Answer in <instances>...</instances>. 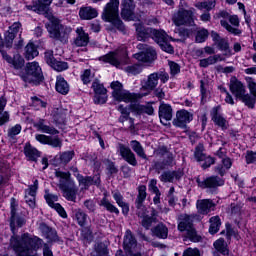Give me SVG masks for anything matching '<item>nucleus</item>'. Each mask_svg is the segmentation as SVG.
<instances>
[{
  "label": "nucleus",
  "instance_id": "nucleus-1",
  "mask_svg": "<svg viewBox=\"0 0 256 256\" xmlns=\"http://www.w3.org/2000/svg\"><path fill=\"white\" fill-rule=\"evenodd\" d=\"M55 177L59 180L58 187L63 192V197L67 199V201H72L75 203L77 201V192L79 189L75 185V183L70 182L71 173L63 172L61 170L55 171Z\"/></svg>",
  "mask_w": 256,
  "mask_h": 256
},
{
  "label": "nucleus",
  "instance_id": "nucleus-2",
  "mask_svg": "<svg viewBox=\"0 0 256 256\" xmlns=\"http://www.w3.org/2000/svg\"><path fill=\"white\" fill-rule=\"evenodd\" d=\"M102 19L106 23H111L118 31L125 33V24L119 18V0H110L106 4L102 13Z\"/></svg>",
  "mask_w": 256,
  "mask_h": 256
},
{
  "label": "nucleus",
  "instance_id": "nucleus-3",
  "mask_svg": "<svg viewBox=\"0 0 256 256\" xmlns=\"http://www.w3.org/2000/svg\"><path fill=\"white\" fill-rule=\"evenodd\" d=\"M112 96L115 101H119V103H137L138 99L143 97V94H135L129 92V90L123 89V84L119 81H114L111 83Z\"/></svg>",
  "mask_w": 256,
  "mask_h": 256
},
{
  "label": "nucleus",
  "instance_id": "nucleus-4",
  "mask_svg": "<svg viewBox=\"0 0 256 256\" xmlns=\"http://www.w3.org/2000/svg\"><path fill=\"white\" fill-rule=\"evenodd\" d=\"M46 29L52 39H57L62 43H67V37L71 33V28L61 25L55 17L50 18L49 23L46 24Z\"/></svg>",
  "mask_w": 256,
  "mask_h": 256
},
{
  "label": "nucleus",
  "instance_id": "nucleus-5",
  "mask_svg": "<svg viewBox=\"0 0 256 256\" xmlns=\"http://www.w3.org/2000/svg\"><path fill=\"white\" fill-rule=\"evenodd\" d=\"M229 87L232 95L239 99V101H242L244 105L253 106V98H251V94L247 93V88L243 82L239 81L236 77L231 78Z\"/></svg>",
  "mask_w": 256,
  "mask_h": 256
},
{
  "label": "nucleus",
  "instance_id": "nucleus-6",
  "mask_svg": "<svg viewBox=\"0 0 256 256\" xmlns=\"http://www.w3.org/2000/svg\"><path fill=\"white\" fill-rule=\"evenodd\" d=\"M178 229L180 231H186V239H189L193 243H199L201 236L197 235V231L193 228V216L188 214H181L179 216Z\"/></svg>",
  "mask_w": 256,
  "mask_h": 256
},
{
  "label": "nucleus",
  "instance_id": "nucleus-7",
  "mask_svg": "<svg viewBox=\"0 0 256 256\" xmlns=\"http://www.w3.org/2000/svg\"><path fill=\"white\" fill-rule=\"evenodd\" d=\"M25 83L37 85L43 81V71L38 62H30L26 65L25 73L21 76Z\"/></svg>",
  "mask_w": 256,
  "mask_h": 256
},
{
  "label": "nucleus",
  "instance_id": "nucleus-8",
  "mask_svg": "<svg viewBox=\"0 0 256 256\" xmlns=\"http://www.w3.org/2000/svg\"><path fill=\"white\" fill-rule=\"evenodd\" d=\"M195 9H185L180 7L176 13L172 16V21L176 27H181V25H193L195 23Z\"/></svg>",
  "mask_w": 256,
  "mask_h": 256
},
{
  "label": "nucleus",
  "instance_id": "nucleus-9",
  "mask_svg": "<svg viewBox=\"0 0 256 256\" xmlns=\"http://www.w3.org/2000/svg\"><path fill=\"white\" fill-rule=\"evenodd\" d=\"M10 209H11V217H10V229L12 233L15 235L17 233V229L23 227L25 225V217L19 215L17 212L18 204L15 198H11L10 202Z\"/></svg>",
  "mask_w": 256,
  "mask_h": 256
},
{
  "label": "nucleus",
  "instance_id": "nucleus-10",
  "mask_svg": "<svg viewBox=\"0 0 256 256\" xmlns=\"http://www.w3.org/2000/svg\"><path fill=\"white\" fill-rule=\"evenodd\" d=\"M137 49L141 52L134 54V58L142 63H151L157 59V52L155 49L147 44H138Z\"/></svg>",
  "mask_w": 256,
  "mask_h": 256
},
{
  "label": "nucleus",
  "instance_id": "nucleus-11",
  "mask_svg": "<svg viewBox=\"0 0 256 256\" xmlns=\"http://www.w3.org/2000/svg\"><path fill=\"white\" fill-rule=\"evenodd\" d=\"M125 57H127V48L122 46L120 50H115L101 56L99 61H102V63H109L114 67H119V65H121V59H124Z\"/></svg>",
  "mask_w": 256,
  "mask_h": 256
},
{
  "label": "nucleus",
  "instance_id": "nucleus-12",
  "mask_svg": "<svg viewBox=\"0 0 256 256\" xmlns=\"http://www.w3.org/2000/svg\"><path fill=\"white\" fill-rule=\"evenodd\" d=\"M230 23V24H229ZM241 21L239 20V16L237 15H230L227 20H220V25L223 27L228 33L231 35L239 36L241 35V30L239 29V25Z\"/></svg>",
  "mask_w": 256,
  "mask_h": 256
},
{
  "label": "nucleus",
  "instance_id": "nucleus-13",
  "mask_svg": "<svg viewBox=\"0 0 256 256\" xmlns=\"http://www.w3.org/2000/svg\"><path fill=\"white\" fill-rule=\"evenodd\" d=\"M191 121H193V113L185 109H182L176 112V117L174 118L172 123L174 127L185 129V127H187V125H189Z\"/></svg>",
  "mask_w": 256,
  "mask_h": 256
},
{
  "label": "nucleus",
  "instance_id": "nucleus-14",
  "mask_svg": "<svg viewBox=\"0 0 256 256\" xmlns=\"http://www.w3.org/2000/svg\"><path fill=\"white\" fill-rule=\"evenodd\" d=\"M121 17L124 21H135V2L133 0H122Z\"/></svg>",
  "mask_w": 256,
  "mask_h": 256
},
{
  "label": "nucleus",
  "instance_id": "nucleus-15",
  "mask_svg": "<svg viewBox=\"0 0 256 256\" xmlns=\"http://www.w3.org/2000/svg\"><path fill=\"white\" fill-rule=\"evenodd\" d=\"M92 89L95 93L94 103H96V105L107 103V89L99 80L96 79L93 81Z\"/></svg>",
  "mask_w": 256,
  "mask_h": 256
},
{
  "label": "nucleus",
  "instance_id": "nucleus-16",
  "mask_svg": "<svg viewBox=\"0 0 256 256\" xmlns=\"http://www.w3.org/2000/svg\"><path fill=\"white\" fill-rule=\"evenodd\" d=\"M196 183L201 189H215V187H222V185H225V181L217 176H210L203 181L197 178Z\"/></svg>",
  "mask_w": 256,
  "mask_h": 256
},
{
  "label": "nucleus",
  "instance_id": "nucleus-17",
  "mask_svg": "<svg viewBox=\"0 0 256 256\" xmlns=\"http://www.w3.org/2000/svg\"><path fill=\"white\" fill-rule=\"evenodd\" d=\"M39 189V180H34L33 185H30L28 189L24 191L25 196V202L31 209H34L35 207V199L37 197V190Z\"/></svg>",
  "mask_w": 256,
  "mask_h": 256
},
{
  "label": "nucleus",
  "instance_id": "nucleus-18",
  "mask_svg": "<svg viewBox=\"0 0 256 256\" xmlns=\"http://www.w3.org/2000/svg\"><path fill=\"white\" fill-rule=\"evenodd\" d=\"M53 3V0H37L33 5H26L27 11H34L38 15H44L47 13L49 6Z\"/></svg>",
  "mask_w": 256,
  "mask_h": 256
},
{
  "label": "nucleus",
  "instance_id": "nucleus-19",
  "mask_svg": "<svg viewBox=\"0 0 256 256\" xmlns=\"http://www.w3.org/2000/svg\"><path fill=\"white\" fill-rule=\"evenodd\" d=\"M118 151L126 163H129L132 167H137V158L135 157V153L131 151V148L123 144H119Z\"/></svg>",
  "mask_w": 256,
  "mask_h": 256
},
{
  "label": "nucleus",
  "instance_id": "nucleus-20",
  "mask_svg": "<svg viewBox=\"0 0 256 256\" xmlns=\"http://www.w3.org/2000/svg\"><path fill=\"white\" fill-rule=\"evenodd\" d=\"M219 111H221L220 106H216V107L212 108V110L210 112L211 119L215 123V125H217L218 127H221V129L225 130L228 127L227 119H225V117H223V115Z\"/></svg>",
  "mask_w": 256,
  "mask_h": 256
},
{
  "label": "nucleus",
  "instance_id": "nucleus-21",
  "mask_svg": "<svg viewBox=\"0 0 256 256\" xmlns=\"http://www.w3.org/2000/svg\"><path fill=\"white\" fill-rule=\"evenodd\" d=\"M34 127L37 129V131H40V133H46L47 135H59V130L52 125H49L45 119H39L34 124Z\"/></svg>",
  "mask_w": 256,
  "mask_h": 256
},
{
  "label": "nucleus",
  "instance_id": "nucleus-22",
  "mask_svg": "<svg viewBox=\"0 0 256 256\" xmlns=\"http://www.w3.org/2000/svg\"><path fill=\"white\" fill-rule=\"evenodd\" d=\"M21 29V23L15 22L10 27L9 30L5 33V43L7 47L13 45V41Z\"/></svg>",
  "mask_w": 256,
  "mask_h": 256
},
{
  "label": "nucleus",
  "instance_id": "nucleus-23",
  "mask_svg": "<svg viewBox=\"0 0 256 256\" xmlns=\"http://www.w3.org/2000/svg\"><path fill=\"white\" fill-rule=\"evenodd\" d=\"M124 249L128 253H133L137 249V240L135 239V236H133V233L131 230H127L124 235Z\"/></svg>",
  "mask_w": 256,
  "mask_h": 256
},
{
  "label": "nucleus",
  "instance_id": "nucleus-24",
  "mask_svg": "<svg viewBox=\"0 0 256 256\" xmlns=\"http://www.w3.org/2000/svg\"><path fill=\"white\" fill-rule=\"evenodd\" d=\"M137 215L142 218V227L146 229H150L155 222V210H152L151 216H149L145 208H141L138 210Z\"/></svg>",
  "mask_w": 256,
  "mask_h": 256
},
{
  "label": "nucleus",
  "instance_id": "nucleus-25",
  "mask_svg": "<svg viewBox=\"0 0 256 256\" xmlns=\"http://www.w3.org/2000/svg\"><path fill=\"white\" fill-rule=\"evenodd\" d=\"M196 207L201 215H209L215 209V203L209 199L198 200Z\"/></svg>",
  "mask_w": 256,
  "mask_h": 256
},
{
  "label": "nucleus",
  "instance_id": "nucleus-26",
  "mask_svg": "<svg viewBox=\"0 0 256 256\" xmlns=\"http://www.w3.org/2000/svg\"><path fill=\"white\" fill-rule=\"evenodd\" d=\"M3 59L7 61L10 65H13L14 69H21L25 65V59L19 54L14 55L13 58L7 53L1 51Z\"/></svg>",
  "mask_w": 256,
  "mask_h": 256
},
{
  "label": "nucleus",
  "instance_id": "nucleus-27",
  "mask_svg": "<svg viewBox=\"0 0 256 256\" xmlns=\"http://www.w3.org/2000/svg\"><path fill=\"white\" fill-rule=\"evenodd\" d=\"M76 38L74 40V45L76 47H87L89 44V34L83 30V27H78L76 29Z\"/></svg>",
  "mask_w": 256,
  "mask_h": 256
},
{
  "label": "nucleus",
  "instance_id": "nucleus-28",
  "mask_svg": "<svg viewBox=\"0 0 256 256\" xmlns=\"http://www.w3.org/2000/svg\"><path fill=\"white\" fill-rule=\"evenodd\" d=\"M98 15L99 12L97 11V9L91 6H84L81 7L79 10V17L84 21H90L91 19H95V17H98Z\"/></svg>",
  "mask_w": 256,
  "mask_h": 256
},
{
  "label": "nucleus",
  "instance_id": "nucleus-29",
  "mask_svg": "<svg viewBox=\"0 0 256 256\" xmlns=\"http://www.w3.org/2000/svg\"><path fill=\"white\" fill-rule=\"evenodd\" d=\"M138 41H145L153 35V28H146L143 24H135Z\"/></svg>",
  "mask_w": 256,
  "mask_h": 256
},
{
  "label": "nucleus",
  "instance_id": "nucleus-30",
  "mask_svg": "<svg viewBox=\"0 0 256 256\" xmlns=\"http://www.w3.org/2000/svg\"><path fill=\"white\" fill-rule=\"evenodd\" d=\"M159 117L160 120L163 121H171L173 119V108H171V105L161 103L159 106Z\"/></svg>",
  "mask_w": 256,
  "mask_h": 256
},
{
  "label": "nucleus",
  "instance_id": "nucleus-31",
  "mask_svg": "<svg viewBox=\"0 0 256 256\" xmlns=\"http://www.w3.org/2000/svg\"><path fill=\"white\" fill-rule=\"evenodd\" d=\"M245 81L247 83V87L250 91V96L251 99H253L252 106L251 105H246L249 109H255V103H256V82L253 77L246 76Z\"/></svg>",
  "mask_w": 256,
  "mask_h": 256
},
{
  "label": "nucleus",
  "instance_id": "nucleus-32",
  "mask_svg": "<svg viewBox=\"0 0 256 256\" xmlns=\"http://www.w3.org/2000/svg\"><path fill=\"white\" fill-rule=\"evenodd\" d=\"M157 85H159V73L155 72L150 74L148 78L144 80L143 87L147 89V91H153Z\"/></svg>",
  "mask_w": 256,
  "mask_h": 256
},
{
  "label": "nucleus",
  "instance_id": "nucleus-33",
  "mask_svg": "<svg viewBox=\"0 0 256 256\" xmlns=\"http://www.w3.org/2000/svg\"><path fill=\"white\" fill-rule=\"evenodd\" d=\"M76 179L79 182V185L83 186V189H87V187H91V185H99L100 181L99 178L96 180L91 178V176L84 177L81 174L76 175Z\"/></svg>",
  "mask_w": 256,
  "mask_h": 256
},
{
  "label": "nucleus",
  "instance_id": "nucleus-34",
  "mask_svg": "<svg viewBox=\"0 0 256 256\" xmlns=\"http://www.w3.org/2000/svg\"><path fill=\"white\" fill-rule=\"evenodd\" d=\"M152 235L158 237V239H167L169 235V228L163 223H159L154 228H152Z\"/></svg>",
  "mask_w": 256,
  "mask_h": 256
},
{
  "label": "nucleus",
  "instance_id": "nucleus-35",
  "mask_svg": "<svg viewBox=\"0 0 256 256\" xmlns=\"http://www.w3.org/2000/svg\"><path fill=\"white\" fill-rule=\"evenodd\" d=\"M73 219L80 227H85L87 225V219H89V216L83 210L76 209L73 211Z\"/></svg>",
  "mask_w": 256,
  "mask_h": 256
},
{
  "label": "nucleus",
  "instance_id": "nucleus-36",
  "mask_svg": "<svg viewBox=\"0 0 256 256\" xmlns=\"http://www.w3.org/2000/svg\"><path fill=\"white\" fill-rule=\"evenodd\" d=\"M152 39H154V41L158 44L161 45L166 41H171V37H169L167 35V33H165V31L163 30H152Z\"/></svg>",
  "mask_w": 256,
  "mask_h": 256
},
{
  "label": "nucleus",
  "instance_id": "nucleus-37",
  "mask_svg": "<svg viewBox=\"0 0 256 256\" xmlns=\"http://www.w3.org/2000/svg\"><path fill=\"white\" fill-rule=\"evenodd\" d=\"M56 91L61 95H67L69 93V83L65 81L62 76H57L56 78Z\"/></svg>",
  "mask_w": 256,
  "mask_h": 256
},
{
  "label": "nucleus",
  "instance_id": "nucleus-38",
  "mask_svg": "<svg viewBox=\"0 0 256 256\" xmlns=\"http://www.w3.org/2000/svg\"><path fill=\"white\" fill-rule=\"evenodd\" d=\"M213 246L217 253H221L223 256H231L229 255V248H227V242H225V239L220 238L216 240Z\"/></svg>",
  "mask_w": 256,
  "mask_h": 256
},
{
  "label": "nucleus",
  "instance_id": "nucleus-39",
  "mask_svg": "<svg viewBox=\"0 0 256 256\" xmlns=\"http://www.w3.org/2000/svg\"><path fill=\"white\" fill-rule=\"evenodd\" d=\"M39 55V50H37V46L33 44L32 42L28 43L25 47L24 57L28 61H31V59H35Z\"/></svg>",
  "mask_w": 256,
  "mask_h": 256
},
{
  "label": "nucleus",
  "instance_id": "nucleus-40",
  "mask_svg": "<svg viewBox=\"0 0 256 256\" xmlns=\"http://www.w3.org/2000/svg\"><path fill=\"white\" fill-rule=\"evenodd\" d=\"M130 147L138 157L147 159V154H145V149L143 148V145H141V142L132 140L130 141Z\"/></svg>",
  "mask_w": 256,
  "mask_h": 256
},
{
  "label": "nucleus",
  "instance_id": "nucleus-41",
  "mask_svg": "<svg viewBox=\"0 0 256 256\" xmlns=\"http://www.w3.org/2000/svg\"><path fill=\"white\" fill-rule=\"evenodd\" d=\"M147 199V187L145 185H141L138 188V196L136 199V206L137 209H144L143 207V201Z\"/></svg>",
  "mask_w": 256,
  "mask_h": 256
},
{
  "label": "nucleus",
  "instance_id": "nucleus-42",
  "mask_svg": "<svg viewBox=\"0 0 256 256\" xmlns=\"http://www.w3.org/2000/svg\"><path fill=\"white\" fill-rule=\"evenodd\" d=\"M134 113H137V115H143V113H146V115H153L155 113V109H153V106L151 105H134L133 107Z\"/></svg>",
  "mask_w": 256,
  "mask_h": 256
},
{
  "label": "nucleus",
  "instance_id": "nucleus-43",
  "mask_svg": "<svg viewBox=\"0 0 256 256\" xmlns=\"http://www.w3.org/2000/svg\"><path fill=\"white\" fill-rule=\"evenodd\" d=\"M24 154L30 161H37V158L39 157V151L36 148H33L31 144L25 145Z\"/></svg>",
  "mask_w": 256,
  "mask_h": 256
},
{
  "label": "nucleus",
  "instance_id": "nucleus-44",
  "mask_svg": "<svg viewBox=\"0 0 256 256\" xmlns=\"http://www.w3.org/2000/svg\"><path fill=\"white\" fill-rule=\"evenodd\" d=\"M160 181H162V183H173V181H175V179H179V176L177 175V172L175 171H164L160 177H159Z\"/></svg>",
  "mask_w": 256,
  "mask_h": 256
},
{
  "label": "nucleus",
  "instance_id": "nucleus-45",
  "mask_svg": "<svg viewBox=\"0 0 256 256\" xmlns=\"http://www.w3.org/2000/svg\"><path fill=\"white\" fill-rule=\"evenodd\" d=\"M219 227H221V219L219 216L210 218L209 233H211V235H215V233L219 232Z\"/></svg>",
  "mask_w": 256,
  "mask_h": 256
},
{
  "label": "nucleus",
  "instance_id": "nucleus-46",
  "mask_svg": "<svg viewBox=\"0 0 256 256\" xmlns=\"http://www.w3.org/2000/svg\"><path fill=\"white\" fill-rule=\"evenodd\" d=\"M217 5V2L215 0H206L204 2H199L196 4L197 9L203 10L205 9L206 11H211L215 9V6Z\"/></svg>",
  "mask_w": 256,
  "mask_h": 256
},
{
  "label": "nucleus",
  "instance_id": "nucleus-47",
  "mask_svg": "<svg viewBox=\"0 0 256 256\" xmlns=\"http://www.w3.org/2000/svg\"><path fill=\"white\" fill-rule=\"evenodd\" d=\"M101 207H105L110 213H115L119 215V209L115 207V205L111 204V202L107 199V197L102 198L100 201Z\"/></svg>",
  "mask_w": 256,
  "mask_h": 256
},
{
  "label": "nucleus",
  "instance_id": "nucleus-48",
  "mask_svg": "<svg viewBox=\"0 0 256 256\" xmlns=\"http://www.w3.org/2000/svg\"><path fill=\"white\" fill-rule=\"evenodd\" d=\"M219 61V55L210 56L200 60L199 66L203 68L209 67V65H215Z\"/></svg>",
  "mask_w": 256,
  "mask_h": 256
},
{
  "label": "nucleus",
  "instance_id": "nucleus-49",
  "mask_svg": "<svg viewBox=\"0 0 256 256\" xmlns=\"http://www.w3.org/2000/svg\"><path fill=\"white\" fill-rule=\"evenodd\" d=\"M44 199L46 200V203L49 205V207L53 208L57 205V203L55 202L59 201V196L51 194L49 191L46 190Z\"/></svg>",
  "mask_w": 256,
  "mask_h": 256
},
{
  "label": "nucleus",
  "instance_id": "nucleus-50",
  "mask_svg": "<svg viewBox=\"0 0 256 256\" xmlns=\"http://www.w3.org/2000/svg\"><path fill=\"white\" fill-rule=\"evenodd\" d=\"M209 37V31L205 28H202L196 33V43H205Z\"/></svg>",
  "mask_w": 256,
  "mask_h": 256
},
{
  "label": "nucleus",
  "instance_id": "nucleus-51",
  "mask_svg": "<svg viewBox=\"0 0 256 256\" xmlns=\"http://www.w3.org/2000/svg\"><path fill=\"white\" fill-rule=\"evenodd\" d=\"M126 73H129V75H139V73H141V71H143V66H141L140 64H134L131 66H127L125 68Z\"/></svg>",
  "mask_w": 256,
  "mask_h": 256
},
{
  "label": "nucleus",
  "instance_id": "nucleus-52",
  "mask_svg": "<svg viewBox=\"0 0 256 256\" xmlns=\"http://www.w3.org/2000/svg\"><path fill=\"white\" fill-rule=\"evenodd\" d=\"M203 151H205L203 144H199L198 146H196L195 152H194V157L196 161H203V159L207 157L205 153H203Z\"/></svg>",
  "mask_w": 256,
  "mask_h": 256
},
{
  "label": "nucleus",
  "instance_id": "nucleus-53",
  "mask_svg": "<svg viewBox=\"0 0 256 256\" xmlns=\"http://www.w3.org/2000/svg\"><path fill=\"white\" fill-rule=\"evenodd\" d=\"M95 77V74L91 72V70L86 69L81 74V80L84 83V85H88V83H91L92 79Z\"/></svg>",
  "mask_w": 256,
  "mask_h": 256
},
{
  "label": "nucleus",
  "instance_id": "nucleus-54",
  "mask_svg": "<svg viewBox=\"0 0 256 256\" xmlns=\"http://www.w3.org/2000/svg\"><path fill=\"white\" fill-rule=\"evenodd\" d=\"M74 155H75V152L73 151L63 152L62 154H60L61 163H63L64 165H67V163H69L73 159Z\"/></svg>",
  "mask_w": 256,
  "mask_h": 256
},
{
  "label": "nucleus",
  "instance_id": "nucleus-55",
  "mask_svg": "<svg viewBox=\"0 0 256 256\" xmlns=\"http://www.w3.org/2000/svg\"><path fill=\"white\" fill-rule=\"evenodd\" d=\"M51 67L54 71H66V69H69V65L67 64V62L57 60L53 63Z\"/></svg>",
  "mask_w": 256,
  "mask_h": 256
},
{
  "label": "nucleus",
  "instance_id": "nucleus-56",
  "mask_svg": "<svg viewBox=\"0 0 256 256\" xmlns=\"http://www.w3.org/2000/svg\"><path fill=\"white\" fill-rule=\"evenodd\" d=\"M168 65L170 67V75H172V77H175V75H179V73H181V66H179V64L169 61Z\"/></svg>",
  "mask_w": 256,
  "mask_h": 256
},
{
  "label": "nucleus",
  "instance_id": "nucleus-57",
  "mask_svg": "<svg viewBox=\"0 0 256 256\" xmlns=\"http://www.w3.org/2000/svg\"><path fill=\"white\" fill-rule=\"evenodd\" d=\"M44 59H45L47 65H49L50 67H52V65L57 61L55 59V57L53 56V51H51V50H48L45 52Z\"/></svg>",
  "mask_w": 256,
  "mask_h": 256
},
{
  "label": "nucleus",
  "instance_id": "nucleus-58",
  "mask_svg": "<svg viewBox=\"0 0 256 256\" xmlns=\"http://www.w3.org/2000/svg\"><path fill=\"white\" fill-rule=\"evenodd\" d=\"M21 124H16L15 126L11 127L8 130V137H11L13 139V137H16V135H19V133H21Z\"/></svg>",
  "mask_w": 256,
  "mask_h": 256
},
{
  "label": "nucleus",
  "instance_id": "nucleus-59",
  "mask_svg": "<svg viewBox=\"0 0 256 256\" xmlns=\"http://www.w3.org/2000/svg\"><path fill=\"white\" fill-rule=\"evenodd\" d=\"M175 255L179 256L177 253ZM182 256H201V252L197 248H188L183 252Z\"/></svg>",
  "mask_w": 256,
  "mask_h": 256
},
{
  "label": "nucleus",
  "instance_id": "nucleus-60",
  "mask_svg": "<svg viewBox=\"0 0 256 256\" xmlns=\"http://www.w3.org/2000/svg\"><path fill=\"white\" fill-rule=\"evenodd\" d=\"M32 106L35 107V109H43V108L47 107V103H45L44 101H42L41 99H39L37 97H33L32 98Z\"/></svg>",
  "mask_w": 256,
  "mask_h": 256
},
{
  "label": "nucleus",
  "instance_id": "nucleus-61",
  "mask_svg": "<svg viewBox=\"0 0 256 256\" xmlns=\"http://www.w3.org/2000/svg\"><path fill=\"white\" fill-rule=\"evenodd\" d=\"M35 139L39 143H42V145H49V141L51 139V136H47L45 134H36Z\"/></svg>",
  "mask_w": 256,
  "mask_h": 256
},
{
  "label": "nucleus",
  "instance_id": "nucleus-62",
  "mask_svg": "<svg viewBox=\"0 0 256 256\" xmlns=\"http://www.w3.org/2000/svg\"><path fill=\"white\" fill-rule=\"evenodd\" d=\"M160 47L162 51H165L166 53H170V54L174 53L173 46L169 44V40H166L164 43L160 44Z\"/></svg>",
  "mask_w": 256,
  "mask_h": 256
},
{
  "label": "nucleus",
  "instance_id": "nucleus-63",
  "mask_svg": "<svg viewBox=\"0 0 256 256\" xmlns=\"http://www.w3.org/2000/svg\"><path fill=\"white\" fill-rule=\"evenodd\" d=\"M246 163L251 164V163H256V152L253 151H248L246 154Z\"/></svg>",
  "mask_w": 256,
  "mask_h": 256
},
{
  "label": "nucleus",
  "instance_id": "nucleus-64",
  "mask_svg": "<svg viewBox=\"0 0 256 256\" xmlns=\"http://www.w3.org/2000/svg\"><path fill=\"white\" fill-rule=\"evenodd\" d=\"M48 145H50L51 147H61L62 142L61 139H59V137H51L50 136V140L48 141Z\"/></svg>",
  "mask_w": 256,
  "mask_h": 256
}]
</instances>
